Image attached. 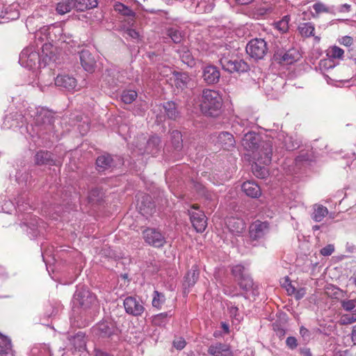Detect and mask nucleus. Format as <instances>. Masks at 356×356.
<instances>
[{"instance_id":"30","label":"nucleus","mask_w":356,"mask_h":356,"mask_svg":"<svg viewBox=\"0 0 356 356\" xmlns=\"http://www.w3.org/2000/svg\"><path fill=\"white\" fill-rule=\"evenodd\" d=\"M173 75L175 77V84L177 88L184 89L186 88L191 79L187 73L175 72Z\"/></svg>"},{"instance_id":"19","label":"nucleus","mask_w":356,"mask_h":356,"mask_svg":"<svg viewBox=\"0 0 356 356\" xmlns=\"http://www.w3.org/2000/svg\"><path fill=\"white\" fill-rule=\"evenodd\" d=\"M79 57L83 69L88 72H92L96 66V60L92 54L88 50L83 49L80 52Z\"/></svg>"},{"instance_id":"44","label":"nucleus","mask_w":356,"mask_h":356,"mask_svg":"<svg viewBox=\"0 0 356 356\" xmlns=\"http://www.w3.org/2000/svg\"><path fill=\"white\" fill-rule=\"evenodd\" d=\"M252 172L257 177L260 179H264L268 174V170L265 166H261L257 163L252 165Z\"/></svg>"},{"instance_id":"6","label":"nucleus","mask_w":356,"mask_h":356,"mask_svg":"<svg viewBox=\"0 0 356 356\" xmlns=\"http://www.w3.org/2000/svg\"><path fill=\"white\" fill-rule=\"evenodd\" d=\"M247 54L253 59H263L267 54L268 48L266 42L261 38L252 39L246 45Z\"/></svg>"},{"instance_id":"23","label":"nucleus","mask_w":356,"mask_h":356,"mask_svg":"<svg viewBox=\"0 0 356 356\" xmlns=\"http://www.w3.org/2000/svg\"><path fill=\"white\" fill-rule=\"evenodd\" d=\"M163 113L170 120H177L180 117V113L177 104L173 102H167L162 105Z\"/></svg>"},{"instance_id":"61","label":"nucleus","mask_w":356,"mask_h":356,"mask_svg":"<svg viewBox=\"0 0 356 356\" xmlns=\"http://www.w3.org/2000/svg\"><path fill=\"white\" fill-rule=\"evenodd\" d=\"M127 34L134 39H137L139 38L138 32H137L136 30L133 29H128L127 30Z\"/></svg>"},{"instance_id":"64","label":"nucleus","mask_w":356,"mask_h":356,"mask_svg":"<svg viewBox=\"0 0 356 356\" xmlns=\"http://www.w3.org/2000/svg\"><path fill=\"white\" fill-rule=\"evenodd\" d=\"M95 356H111V354L99 348H95Z\"/></svg>"},{"instance_id":"56","label":"nucleus","mask_w":356,"mask_h":356,"mask_svg":"<svg viewBox=\"0 0 356 356\" xmlns=\"http://www.w3.org/2000/svg\"><path fill=\"white\" fill-rule=\"evenodd\" d=\"M334 251V246L332 244L327 245L320 250V253L325 257L331 255Z\"/></svg>"},{"instance_id":"28","label":"nucleus","mask_w":356,"mask_h":356,"mask_svg":"<svg viewBox=\"0 0 356 356\" xmlns=\"http://www.w3.org/2000/svg\"><path fill=\"white\" fill-rule=\"evenodd\" d=\"M313 209L314 211L311 214V217L315 222H321L323 218L328 214V210L327 207L321 204H314Z\"/></svg>"},{"instance_id":"48","label":"nucleus","mask_w":356,"mask_h":356,"mask_svg":"<svg viewBox=\"0 0 356 356\" xmlns=\"http://www.w3.org/2000/svg\"><path fill=\"white\" fill-rule=\"evenodd\" d=\"M0 356H13L11 350V342L6 338L4 341V347L0 348Z\"/></svg>"},{"instance_id":"58","label":"nucleus","mask_w":356,"mask_h":356,"mask_svg":"<svg viewBox=\"0 0 356 356\" xmlns=\"http://www.w3.org/2000/svg\"><path fill=\"white\" fill-rule=\"evenodd\" d=\"M186 341L180 337L173 341V346L177 350H182L186 346Z\"/></svg>"},{"instance_id":"49","label":"nucleus","mask_w":356,"mask_h":356,"mask_svg":"<svg viewBox=\"0 0 356 356\" xmlns=\"http://www.w3.org/2000/svg\"><path fill=\"white\" fill-rule=\"evenodd\" d=\"M226 54L227 55V58H232V50L230 49V46L227 45V44H220L218 48V56H220V58H223L224 56H226Z\"/></svg>"},{"instance_id":"50","label":"nucleus","mask_w":356,"mask_h":356,"mask_svg":"<svg viewBox=\"0 0 356 356\" xmlns=\"http://www.w3.org/2000/svg\"><path fill=\"white\" fill-rule=\"evenodd\" d=\"M313 8L316 14L331 12L330 8L327 7L325 4L321 2L314 3L313 5Z\"/></svg>"},{"instance_id":"62","label":"nucleus","mask_w":356,"mask_h":356,"mask_svg":"<svg viewBox=\"0 0 356 356\" xmlns=\"http://www.w3.org/2000/svg\"><path fill=\"white\" fill-rule=\"evenodd\" d=\"M299 353L302 356H313L310 349L307 347L300 348Z\"/></svg>"},{"instance_id":"13","label":"nucleus","mask_w":356,"mask_h":356,"mask_svg":"<svg viewBox=\"0 0 356 356\" xmlns=\"http://www.w3.org/2000/svg\"><path fill=\"white\" fill-rule=\"evenodd\" d=\"M202 78L207 84L213 85L219 82L220 72L218 67L209 64L203 66Z\"/></svg>"},{"instance_id":"29","label":"nucleus","mask_w":356,"mask_h":356,"mask_svg":"<svg viewBox=\"0 0 356 356\" xmlns=\"http://www.w3.org/2000/svg\"><path fill=\"white\" fill-rule=\"evenodd\" d=\"M181 61L189 67H193L195 64V59L191 52L186 47H182L177 50Z\"/></svg>"},{"instance_id":"18","label":"nucleus","mask_w":356,"mask_h":356,"mask_svg":"<svg viewBox=\"0 0 356 356\" xmlns=\"http://www.w3.org/2000/svg\"><path fill=\"white\" fill-rule=\"evenodd\" d=\"M95 332L99 337L106 338L115 334L117 328L113 322L103 321L97 325Z\"/></svg>"},{"instance_id":"32","label":"nucleus","mask_w":356,"mask_h":356,"mask_svg":"<svg viewBox=\"0 0 356 356\" xmlns=\"http://www.w3.org/2000/svg\"><path fill=\"white\" fill-rule=\"evenodd\" d=\"M170 143L174 150L180 151L183 147L182 136L179 131L173 130L170 133Z\"/></svg>"},{"instance_id":"26","label":"nucleus","mask_w":356,"mask_h":356,"mask_svg":"<svg viewBox=\"0 0 356 356\" xmlns=\"http://www.w3.org/2000/svg\"><path fill=\"white\" fill-rule=\"evenodd\" d=\"M199 274L198 267L196 265L193 266L184 277V286L185 288L193 286L199 278Z\"/></svg>"},{"instance_id":"15","label":"nucleus","mask_w":356,"mask_h":356,"mask_svg":"<svg viewBox=\"0 0 356 356\" xmlns=\"http://www.w3.org/2000/svg\"><path fill=\"white\" fill-rule=\"evenodd\" d=\"M190 219L191 223L197 232H203L207 226V218L204 212L198 211H189Z\"/></svg>"},{"instance_id":"10","label":"nucleus","mask_w":356,"mask_h":356,"mask_svg":"<svg viewBox=\"0 0 356 356\" xmlns=\"http://www.w3.org/2000/svg\"><path fill=\"white\" fill-rule=\"evenodd\" d=\"M123 305L125 312L133 316H140L145 310L143 301L136 297H127Z\"/></svg>"},{"instance_id":"41","label":"nucleus","mask_w":356,"mask_h":356,"mask_svg":"<svg viewBox=\"0 0 356 356\" xmlns=\"http://www.w3.org/2000/svg\"><path fill=\"white\" fill-rule=\"evenodd\" d=\"M166 34L176 44L180 43L184 38L182 33L175 28H169Z\"/></svg>"},{"instance_id":"42","label":"nucleus","mask_w":356,"mask_h":356,"mask_svg":"<svg viewBox=\"0 0 356 356\" xmlns=\"http://www.w3.org/2000/svg\"><path fill=\"white\" fill-rule=\"evenodd\" d=\"M298 30L300 33L304 37H310L314 35V31L315 30L314 25L312 23L307 22L301 24Z\"/></svg>"},{"instance_id":"38","label":"nucleus","mask_w":356,"mask_h":356,"mask_svg":"<svg viewBox=\"0 0 356 356\" xmlns=\"http://www.w3.org/2000/svg\"><path fill=\"white\" fill-rule=\"evenodd\" d=\"M325 293L327 296L334 299H341L345 297L346 292L334 286H330L326 288Z\"/></svg>"},{"instance_id":"53","label":"nucleus","mask_w":356,"mask_h":356,"mask_svg":"<svg viewBox=\"0 0 356 356\" xmlns=\"http://www.w3.org/2000/svg\"><path fill=\"white\" fill-rule=\"evenodd\" d=\"M101 194V191L98 188H92L88 193V199L90 202H95L98 200V197Z\"/></svg>"},{"instance_id":"8","label":"nucleus","mask_w":356,"mask_h":356,"mask_svg":"<svg viewBox=\"0 0 356 356\" xmlns=\"http://www.w3.org/2000/svg\"><path fill=\"white\" fill-rule=\"evenodd\" d=\"M143 238L146 243L156 248H162L166 243L163 234L155 228L147 227L143 230Z\"/></svg>"},{"instance_id":"12","label":"nucleus","mask_w":356,"mask_h":356,"mask_svg":"<svg viewBox=\"0 0 356 356\" xmlns=\"http://www.w3.org/2000/svg\"><path fill=\"white\" fill-rule=\"evenodd\" d=\"M269 232V224L267 222L256 220L249 229L250 238L252 241L263 238Z\"/></svg>"},{"instance_id":"39","label":"nucleus","mask_w":356,"mask_h":356,"mask_svg":"<svg viewBox=\"0 0 356 356\" xmlns=\"http://www.w3.org/2000/svg\"><path fill=\"white\" fill-rule=\"evenodd\" d=\"M165 301V297L163 293L159 292L158 291H154L153 293V298H152V306L158 309H161L162 305L164 304Z\"/></svg>"},{"instance_id":"37","label":"nucleus","mask_w":356,"mask_h":356,"mask_svg":"<svg viewBox=\"0 0 356 356\" xmlns=\"http://www.w3.org/2000/svg\"><path fill=\"white\" fill-rule=\"evenodd\" d=\"M341 308L349 312H356V298L354 299H341L339 300Z\"/></svg>"},{"instance_id":"34","label":"nucleus","mask_w":356,"mask_h":356,"mask_svg":"<svg viewBox=\"0 0 356 356\" xmlns=\"http://www.w3.org/2000/svg\"><path fill=\"white\" fill-rule=\"evenodd\" d=\"M35 120L38 123L51 125L54 122V116L48 111L41 108L40 111H38Z\"/></svg>"},{"instance_id":"11","label":"nucleus","mask_w":356,"mask_h":356,"mask_svg":"<svg viewBox=\"0 0 356 356\" xmlns=\"http://www.w3.org/2000/svg\"><path fill=\"white\" fill-rule=\"evenodd\" d=\"M95 164L96 169L99 172H112L118 165L114 157L107 153L98 156Z\"/></svg>"},{"instance_id":"40","label":"nucleus","mask_w":356,"mask_h":356,"mask_svg":"<svg viewBox=\"0 0 356 356\" xmlns=\"http://www.w3.org/2000/svg\"><path fill=\"white\" fill-rule=\"evenodd\" d=\"M19 13L17 12L9 13L8 8L5 5L0 3V19H5L6 20H12L17 19Z\"/></svg>"},{"instance_id":"57","label":"nucleus","mask_w":356,"mask_h":356,"mask_svg":"<svg viewBox=\"0 0 356 356\" xmlns=\"http://www.w3.org/2000/svg\"><path fill=\"white\" fill-rule=\"evenodd\" d=\"M300 334L305 341H309L311 338V333L306 327L301 326L300 328Z\"/></svg>"},{"instance_id":"59","label":"nucleus","mask_w":356,"mask_h":356,"mask_svg":"<svg viewBox=\"0 0 356 356\" xmlns=\"http://www.w3.org/2000/svg\"><path fill=\"white\" fill-rule=\"evenodd\" d=\"M297 300L302 298L306 294V290L304 288H300L298 290L296 289L295 293H293Z\"/></svg>"},{"instance_id":"63","label":"nucleus","mask_w":356,"mask_h":356,"mask_svg":"<svg viewBox=\"0 0 356 356\" xmlns=\"http://www.w3.org/2000/svg\"><path fill=\"white\" fill-rule=\"evenodd\" d=\"M353 42V40L350 36H345L343 37L341 39V44H343L345 46H350Z\"/></svg>"},{"instance_id":"16","label":"nucleus","mask_w":356,"mask_h":356,"mask_svg":"<svg viewBox=\"0 0 356 356\" xmlns=\"http://www.w3.org/2000/svg\"><path fill=\"white\" fill-rule=\"evenodd\" d=\"M261 142V138L258 134L250 131L244 135L242 140V145L245 149L252 152L253 154Z\"/></svg>"},{"instance_id":"45","label":"nucleus","mask_w":356,"mask_h":356,"mask_svg":"<svg viewBox=\"0 0 356 356\" xmlns=\"http://www.w3.org/2000/svg\"><path fill=\"white\" fill-rule=\"evenodd\" d=\"M270 9L264 6H257L251 11V16L253 18L259 19L268 13Z\"/></svg>"},{"instance_id":"5","label":"nucleus","mask_w":356,"mask_h":356,"mask_svg":"<svg viewBox=\"0 0 356 356\" xmlns=\"http://www.w3.org/2000/svg\"><path fill=\"white\" fill-rule=\"evenodd\" d=\"M95 300V296L85 286L78 287L74 294V305L83 310L90 308Z\"/></svg>"},{"instance_id":"25","label":"nucleus","mask_w":356,"mask_h":356,"mask_svg":"<svg viewBox=\"0 0 356 356\" xmlns=\"http://www.w3.org/2000/svg\"><path fill=\"white\" fill-rule=\"evenodd\" d=\"M242 191L246 195L252 198H257L261 195L259 186L252 181H245L241 186Z\"/></svg>"},{"instance_id":"60","label":"nucleus","mask_w":356,"mask_h":356,"mask_svg":"<svg viewBox=\"0 0 356 356\" xmlns=\"http://www.w3.org/2000/svg\"><path fill=\"white\" fill-rule=\"evenodd\" d=\"M235 289H236L235 287L232 289V287H230V286H229L227 285H225L223 286V292L225 294L228 295V296H239V294L234 293V291Z\"/></svg>"},{"instance_id":"27","label":"nucleus","mask_w":356,"mask_h":356,"mask_svg":"<svg viewBox=\"0 0 356 356\" xmlns=\"http://www.w3.org/2000/svg\"><path fill=\"white\" fill-rule=\"evenodd\" d=\"M74 9L76 11L83 12L86 10L96 8L98 5L97 0H74Z\"/></svg>"},{"instance_id":"7","label":"nucleus","mask_w":356,"mask_h":356,"mask_svg":"<svg viewBox=\"0 0 356 356\" xmlns=\"http://www.w3.org/2000/svg\"><path fill=\"white\" fill-rule=\"evenodd\" d=\"M254 159L259 164L268 165L271 163L273 155V143L271 140L262 141L252 154Z\"/></svg>"},{"instance_id":"20","label":"nucleus","mask_w":356,"mask_h":356,"mask_svg":"<svg viewBox=\"0 0 356 356\" xmlns=\"http://www.w3.org/2000/svg\"><path fill=\"white\" fill-rule=\"evenodd\" d=\"M55 85L67 90L75 89L77 81L74 77L68 74L58 75L55 79Z\"/></svg>"},{"instance_id":"43","label":"nucleus","mask_w":356,"mask_h":356,"mask_svg":"<svg viewBox=\"0 0 356 356\" xmlns=\"http://www.w3.org/2000/svg\"><path fill=\"white\" fill-rule=\"evenodd\" d=\"M136 91L133 90H124L121 95V99L125 104L132 103L137 97Z\"/></svg>"},{"instance_id":"4","label":"nucleus","mask_w":356,"mask_h":356,"mask_svg":"<svg viewBox=\"0 0 356 356\" xmlns=\"http://www.w3.org/2000/svg\"><path fill=\"white\" fill-rule=\"evenodd\" d=\"M301 56L296 48L289 49L276 45L274 48L273 59L281 65H292L300 60Z\"/></svg>"},{"instance_id":"1","label":"nucleus","mask_w":356,"mask_h":356,"mask_svg":"<svg viewBox=\"0 0 356 356\" xmlns=\"http://www.w3.org/2000/svg\"><path fill=\"white\" fill-rule=\"evenodd\" d=\"M55 48L51 44L45 43L42 47V55L35 49L34 47H28L22 50L19 55V63L22 65L33 68L39 63L40 57H43L45 63L56 60Z\"/></svg>"},{"instance_id":"14","label":"nucleus","mask_w":356,"mask_h":356,"mask_svg":"<svg viewBox=\"0 0 356 356\" xmlns=\"http://www.w3.org/2000/svg\"><path fill=\"white\" fill-rule=\"evenodd\" d=\"M36 165H56L57 161L54 154L49 151L40 149L35 152L33 156Z\"/></svg>"},{"instance_id":"31","label":"nucleus","mask_w":356,"mask_h":356,"mask_svg":"<svg viewBox=\"0 0 356 356\" xmlns=\"http://www.w3.org/2000/svg\"><path fill=\"white\" fill-rule=\"evenodd\" d=\"M172 316V314L170 311L154 315L152 317V323L156 326L165 327L168 323Z\"/></svg>"},{"instance_id":"21","label":"nucleus","mask_w":356,"mask_h":356,"mask_svg":"<svg viewBox=\"0 0 356 356\" xmlns=\"http://www.w3.org/2000/svg\"><path fill=\"white\" fill-rule=\"evenodd\" d=\"M208 353L213 356H232V352L229 345L216 343L209 346Z\"/></svg>"},{"instance_id":"36","label":"nucleus","mask_w":356,"mask_h":356,"mask_svg":"<svg viewBox=\"0 0 356 356\" xmlns=\"http://www.w3.org/2000/svg\"><path fill=\"white\" fill-rule=\"evenodd\" d=\"M291 17L289 15L284 16L280 20L275 22L273 26L275 29L279 31L280 33H286L289 28V22Z\"/></svg>"},{"instance_id":"17","label":"nucleus","mask_w":356,"mask_h":356,"mask_svg":"<svg viewBox=\"0 0 356 356\" xmlns=\"http://www.w3.org/2000/svg\"><path fill=\"white\" fill-rule=\"evenodd\" d=\"M216 144L223 149L229 151L234 148L236 141L232 134L222 131L216 136Z\"/></svg>"},{"instance_id":"51","label":"nucleus","mask_w":356,"mask_h":356,"mask_svg":"<svg viewBox=\"0 0 356 356\" xmlns=\"http://www.w3.org/2000/svg\"><path fill=\"white\" fill-rule=\"evenodd\" d=\"M330 54V56L334 58H341L344 54V51L339 47L334 46L332 47Z\"/></svg>"},{"instance_id":"22","label":"nucleus","mask_w":356,"mask_h":356,"mask_svg":"<svg viewBox=\"0 0 356 356\" xmlns=\"http://www.w3.org/2000/svg\"><path fill=\"white\" fill-rule=\"evenodd\" d=\"M227 225L229 231L236 235L242 234L245 228V222L238 218L230 217L227 220Z\"/></svg>"},{"instance_id":"24","label":"nucleus","mask_w":356,"mask_h":356,"mask_svg":"<svg viewBox=\"0 0 356 356\" xmlns=\"http://www.w3.org/2000/svg\"><path fill=\"white\" fill-rule=\"evenodd\" d=\"M161 138L153 136L147 141L143 153L154 155L157 154L161 149Z\"/></svg>"},{"instance_id":"3","label":"nucleus","mask_w":356,"mask_h":356,"mask_svg":"<svg viewBox=\"0 0 356 356\" xmlns=\"http://www.w3.org/2000/svg\"><path fill=\"white\" fill-rule=\"evenodd\" d=\"M232 274L235 278L240 289L245 294L250 293L255 297L259 295L258 285L254 282L252 277L245 272V267L242 265H236L232 268Z\"/></svg>"},{"instance_id":"46","label":"nucleus","mask_w":356,"mask_h":356,"mask_svg":"<svg viewBox=\"0 0 356 356\" xmlns=\"http://www.w3.org/2000/svg\"><path fill=\"white\" fill-rule=\"evenodd\" d=\"M356 322V313L351 314H343L340 317L339 323L341 325H350Z\"/></svg>"},{"instance_id":"33","label":"nucleus","mask_w":356,"mask_h":356,"mask_svg":"<svg viewBox=\"0 0 356 356\" xmlns=\"http://www.w3.org/2000/svg\"><path fill=\"white\" fill-rule=\"evenodd\" d=\"M74 8V0H65L56 4V10L59 15H65Z\"/></svg>"},{"instance_id":"52","label":"nucleus","mask_w":356,"mask_h":356,"mask_svg":"<svg viewBox=\"0 0 356 356\" xmlns=\"http://www.w3.org/2000/svg\"><path fill=\"white\" fill-rule=\"evenodd\" d=\"M282 284L286 289L289 294L292 295V293H295L296 288L293 285H292L289 277H285L284 281Z\"/></svg>"},{"instance_id":"54","label":"nucleus","mask_w":356,"mask_h":356,"mask_svg":"<svg viewBox=\"0 0 356 356\" xmlns=\"http://www.w3.org/2000/svg\"><path fill=\"white\" fill-rule=\"evenodd\" d=\"M286 345L289 349L294 350L298 347V340L294 337H288L286 339Z\"/></svg>"},{"instance_id":"47","label":"nucleus","mask_w":356,"mask_h":356,"mask_svg":"<svg viewBox=\"0 0 356 356\" xmlns=\"http://www.w3.org/2000/svg\"><path fill=\"white\" fill-rule=\"evenodd\" d=\"M115 10L124 16H133L134 12L127 6L121 3H118L115 6Z\"/></svg>"},{"instance_id":"55","label":"nucleus","mask_w":356,"mask_h":356,"mask_svg":"<svg viewBox=\"0 0 356 356\" xmlns=\"http://www.w3.org/2000/svg\"><path fill=\"white\" fill-rule=\"evenodd\" d=\"M284 147L289 151H292L298 147V145L292 141L291 138L286 137L284 139Z\"/></svg>"},{"instance_id":"9","label":"nucleus","mask_w":356,"mask_h":356,"mask_svg":"<svg viewBox=\"0 0 356 356\" xmlns=\"http://www.w3.org/2000/svg\"><path fill=\"white\" fill-rule=\"evenodd\" d=\"M225 56H227V54ZM220 64L222 68L230 73L233 72H244L249 70V65L246 62L241 59L232 58H229L227 56H224L219 59Z\"/></svg>"},{"instance_id":"2","label":"nucleus","mask_w":356,"mask_h":356,"mask_svg":"<svg viewBox=\"0 0 356 356\" xmlns=\"http://www.w3.org/2000/svg\"><path fill=\"white\" fill-rule=\"evenodd\" d=\"M223 100L219 91L204 89L200 99L202 113L209 117L217 118L222 112Z\"/></svg>"},{"instance_id":"35","label":"nucleus","mask_w":356,"mask_h":356,"mask_svg":"<svg viewBox=\"0 0 356 356\" xmlns=\"http://www.w3.org/2000/svg\"><path fill=\"white\" fill-rule=\"evenodd\" d=\"M69 340L75 349L80 350L86 345L85 334L82 332H79L74 336H71Z\"/></svg>"}]
</instances>
